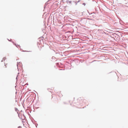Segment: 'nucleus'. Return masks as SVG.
Returning <instances> with one entry per match:
<instances>
[{
	"label": "nucleus",
	"instance_id": "obj_1",
	"mask_svg": "<svg viewBox=\"0 0 128 128\" xmlns=\"http://www.w3.org/2000/svg\"><path fill=\"white\" fill-rule=\"evenodd\" d=\"M16 46L17 47H19L21 49V48H20V45H18V46Z\"/></svg>",
	"mask_w": 128,
	"mask_h": 128
},
{
	"label": "nucleus",
	"instance_id": "obj_2",
	"mask_svg": "<svg viewBox=\"0 0 128 128\" xmlns=\"http://www.w3.org/2000/svg\"><path fill=\"white\" fill-rule=\"evenodd\" d=\"M5 67H6V66H5Z\"/></svg>",
	"mask_w": 128,
	"mask_h": 128
}]
</instances>
